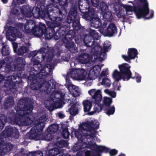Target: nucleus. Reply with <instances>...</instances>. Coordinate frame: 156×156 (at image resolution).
I'll return each mask as SVG.
<instances>
[{
  "label": "nucleus",
  "instance_id": "69168bd1",
  "mask_svg": "<svg viewBox=\"0 0 156 156\" xmlns=\"http://www.w3.org/2000/svg\"><path fill=\"white\" fill-rule=\"evenodd\" d=\"M9 59H10V58L6 57L5 59L0 61V69H1L3 66L6 63V61H9Z\"/></svg>",
  "mask_w": 156,
  "mask_h": 156
},
{
  "label": "nucleus",
  "instance_id": "a211bd4d",
  "mask_svg": "<svg viewBox=\"0 0 156 156\" xmlns=\"http://www.w3.org/2000/svg\"><path fill=\"white\" fill-rule=\"evenodd\" d=\"M117 33V28L115 24L110 23L105 31V36L109 37L116 35Z\"/></svg>",
  "mask_w": 156,
  "mask_h": 156
},
{
  "label": "nucleus",
  "instance_id": "7ed1b4c3",
  "mask_svg": "<svg viewBox=\"0 0 156 156\" xmlns=\"http://www.w3.org/2000/svg\"><path fill=\"white\" fill-rule=\"evenodd\" d=\"M77 8L75 7L70 9L66 19L67 25L61 26L58 29H56V32L54 36L56 40L60 39L64 36L62 40L71 41L76 34V32L81 30L82 26L80 23V17L78 14Z\"/></svg>",
  "mask_w": 156,
  "mask_h": 156
},
{
  "label": "nucleus",
  "instance_id": "a19ab883",
  "mask_svg": "<svg viewBox=\"0 0 156 156\" xmlns=\"http://www.w3.org/2000/svg\"><path fill=\"white\" fill-rule=\"evenodd\" d=\"M138 51L137 49L135 48H129L128 51V55H129L132 59L137 57Z\"/></svg>",
  "mask_w": 156,
  "mask_h": 156
},
{
  "label": "nucleus",
  "instance_id": "e2e57ef3",
  "mask_svg": "<svg viewBox=\"0 0 156 156\" xmlns=\"http://www.w3.org/2000/svg\"><path fill=\"white\" fill-rule=\"evenodd\" d=\"M78 2L79 6L81 5L82 4H87L89 5L90 4V1L89 0H77Z\"/></svg>",
  "mask_w": 156,
  "mask_h": 156
},
{
  "label": "nucleus",
  "instance_id": "9b49d317",
  "mask_svg": "<svg viewBox=\"0 0 156 156\" xmlns=\"http://www.w3.org/2000/svg\"><path fill=\"white\" fill-rule=\"evenodd\" d=\"M90 36H85L84 38V42L87 47L91 48L94 46V41L99 39L98 33L95 30L90 29L89 31Z\"/></svg>",
  "mask_w": 156,
  "mask_h": 156
},
{
  "label": "nucleus",
  "instance_id": "864d4df0",
  "mask_svg": "<svg viewBox=\"0 0 156 156\" xmlns=\"http://www.w3.org/2000/svg\"><path fill=\"white\" fill-rule=\"evenodd\" d=\"M73 88V89L72 90L73 97H76L80 96V92L78 87L75 86H74Z\"/></svg>",
  "mask_w": 156,
  "mask_h": 156
},
{
  "label": "nucleus",
  "instance_id": "f03ea898",
  "mask_svg": "<svg viewBox=\"0 0 156 156\" xmlns=\"http://www.w3.org/2000/svg\"><path fill=\"white\" fill-rule=\"evenodd\" d=\"M54 55V50L48 46L41 48L38 50L33 51L30 53V55L32 57L31 61L33 62V68H31L30 71V75L28 79L31 81L34 82L30 86L32 90L39 89V84L40 82L39 73L41 66V63L45 58L48 62L51 61Z\"/></svg>",
  "mask_w": 156,
  "mask_h": 156
},
{
  "label": "nucleus",
  "instance_id": "f704fd0d",
  "mask_svg": "<svg viewBox=\"0 0 156 156\" xmlns=\"http://www.w3.org/2000/svg\"><path fill=\"white\" fill-rule=\"evenodd\" d=\"M62 150V149L59 148L58 147L51 148L49 150L48 154L49 156H55L61 154Z\"/></svg>",
  "mask_w": 156,
  "mask_h": 156
},
{
  "label": "nucleus",
  "instance_id": "0eeeda50",
  "mask_svg": "<svg viewBox=\"0 0 156 156\" xmlns=\"http://www.w3.org/2000/svg\"><path fill=\"white\" fill-rule=\"evenodd\" d=\"M51 70L52 66L51 64H47L44 66L41 65L40 69L41 81L39 84V89L41 92H45L49 90L51 84L48 80H46V78L49 75Z\"/></svg>",
  "mask_w": 156,
  "mask_h": 156
},
{
  "label": "nucleus",
  "instance_id": "412c9836",
  "mask_svg": "<svg viewBox=\"0 0 156 156\" xmlns=\"http://www.w3.org/2000/svg\"><path fill=\"white\" fill-rule=\"evenodd\" d=\"M101 70V68L98 65H95L90 69L88 74V77L89 79L91 80L95 79Z\"/></svg>",
  "mask_w": 156,
  "mask_h": 156
},
{
  "label": "nucleus",
  "instance_id": "09e8293b",
  "mask_svg": "<svg viewBox=\"0 0 156 156\" xmlns=\"http://www.w3.org/2000/svg\"><path fill=\"white\" fill-rule=\"evenodd\" d=\"M100 8L101 9L102 13L105 12H106L108 10V6L104 2H101L100 4Z\"/></svg>",
  "mask_w": 156,
  "mask_h": 156
},
{
  "label": "nucleus",
  "instance_id": "603ef678",
  "mask_svg": "<svg viewBox=\"0 0 156 156\" xmlns=\"http://www.w3.org/2000/svg\"><path fill=\"white\" fill-rule=\"evenodd\" d=\"M54 102H50L48 105L47 106V108L50 111H53L56 108V106L58 105L57 103L53 101Z\"/></svg>",
  "mask_w": 156,
  "mask_h": 156
},
{
  "label": "nucleus",
  "instance_id": "dca6fc26",
  "mask_svg": "<svg viewBox=\"0 0 156 156\" xmlns=\"http://www.w3.org/2000/svg\"><path fill=\"white\" fill-rule=\"evenodd\" d=\"M43 131L38 129L37 127L34 126L30 131L27 133L25 135V138L30 140H38V137L39 136L41 135Z\"/></svg>",
  "mask_w": 156,
  "mask_h": 156
},
{
  "label": "nucleus",
  "instance_id": "72a5a7b5",
  "mask_svg": "<svg viewBox=\"0 0 156 156\" xmlns=\"http://www.w3.org/2000/svg\"><path fill=\"white\" fill-rule=\"evenodd\" d=\"M61 128L62 129L61 134L63 138L65 139L69 138L70 133L69 132L67 126L65 125H62Z\"/></svg>",
  "mask_w": 156,
  "mask_h": 156
},
{
  "label": "nucleus",
  "instance_id": "423d86ee",
  "mask_svg": "<svg viewBox=\"0 0 156 156\" xmlns=\"http://www.w3.org/2000/svg\"><path fill=\"white\" fill-rule=\"evenodd\" d=\"M143 5H138L136 6L133 7L130 5H124L123 7L125 10L126 14L128 15L131 14L133 11L135 12L137 18L140 19L144 18L145 20L152 18L154 16V12L152 10L149 17H146L149 13V9L148 8V4L147 2L143 3Z\"/></svg>",
  "mask_w": 156,
  "mask_h": 156
},
{
  "label": "nucleus",
  "instance_id": "6e6552de",
  "mask_svg": "<svg viewBox=\"0 0 156 156\" xmlns=\"http://www.w3.org/2000/svg\"><path fill=\"white\" fill-rule=\"evenodd\" d=\"M126 63H124L119 66L120 71L115 70L112 74L113 78L118 82L122 79L123 81H128L132 75L130 71V66Z\"/></svg>",
  "mask_w": 156,
  "mask_h": 156
},
{
  "label": "nucleus",
  "instance_id": "4be33fe9",
  "mask_svg": "<svg viewBox=\"0 0 156 156\" xmlns=\"http://www.w3.org/2000/svg\"><path fill=\"white\" fill-rule=\"evenodd\" d=\"M46 120V115H42L35 122L34 126L43 131L45 126Z\"/></svg>",
  "mask_w": 156,
  "mask_h": 156
},
{
  "label": "nucleus",
  "instance_id": "c756f323",
  "mask_svg": "<svg viewBox=\"0 0 156 156\" xmlns=\"http://www.w3.org/2000/svg\"><path fill=\"white\" fill-rule=\"evenodd\" d=\"M80 109V106L79 104L77 102H76L71 105L69 109L71 115L73 116H75L78 114Z\"/></svg>",
  "mask_w": 156,
  "mask_h": 156
},
{
  "label": "nucleus",
  "instance_id": "bf43d9fd",
  "mask_svg": "<svg viewBox=\"0 0 156 156\" xmlns=\"http://www.w3.org/2000/svg\"><path fill=\"white\" fill-rule=\"evenodd\" d=\"M74 39L75 43L77 44H79L81 43L83 40L84 41V39H83L80 35H76V34Z\"/></svg>",
  "mask_w": 156,
  "mask_h": 156
},
{
  "label": "nucleus",
  "instance_id": "052dcab7",
  "mask_svg": "<svg viewBox=\"0 0 156 156\" xmlns=\"http://www.w3.org/2000/svg\"><path fill=\"white\" fill-rule=\"evenodd\" d=\"M113 8L115 12L119 11L118 15H120L121 16V14L122 13V6L118 5H114Z\"/></svg>",
  "mask_w": 156,
  "mask_h": 156
},
{
  "label": "nucleus",
  "instance_id": "2eb2a0df",
  "mask_svg": "<svg viewBox=\"0 0 156 156\" xmlns=\"http://www.w3.org/2000/svg\"><path fill=\"white\" fill-rule=\"evenodd\" d=\"M13 64H16V72L18 75H21L25 69L26 61L24 58L22 57H18L16 58L14 60Z\"/></svg>",
  "mask_w": 156,
  "mask_h": 156
},
{
  "label": "nucleus",
  "instance_id": "473e14b6",
  "mask_svg": "<svg viewBox=\"0 0 156 156\" xmlns=\"http://www.w3.org/2000/svg\"><path fill=\"white\" fill-rule=\"evenodd\" d=\"M92 103L95 104L94 102H92V99L91 101L89 100H86L84 101L83 102V110L85 112H88L87 113L90 112V111L92 107ZM89 115L88 114H87Z\"/></svg>",
  "mask_w": 156,
  "mask_h": 156
},
{
  "label": "nucleus",
  "instance_id": "cd10ccee",
  "mask_svg": "<svg viewBox=\"0 0 156 156\" xmlns=\"http://www.w3.org/2000/svg\"><path fill=\"white\" fill-rule=\"evenodd\" d=\"M98 149L101 152H104L105 153H109L110 156H115L118 152V151L115 149L110 150L109 148L105 146L99 147Z\"/></svg>",
  "mask_w": 156,
  "mask_h": 156
},
{
  "label": "nucleus",
  "instance_id": "a878e982",
  "mask_svg": "<svg viewBox=\"0 0 156 156\" xmlns=\"http://www.w3.org/2000/svg\"><path fill=\"white\" fill-rule=\"evenodd\" d=\"M8 58H10L9 61H6V64L5 67V70L6 72L9 73L10 71H15L16 72V65H14V64H12V57H9Z\"/></svg>",
  "mask_w": 156,
  "mask_h": 156
},
{
  "label": "nucleus",
  "instance_id": "aec40b11",
  "mask_svg": "<svg viewBox=\"0 0 156 156\" xmlns=\"http://www.w3.org/2000/svg\"><path fill=\"white\" fill-rule=\"evenodd\" d=\"M47 29L44 24L39 23L38 25L36 24L35 30L34 32V35L37 37H41Z\"/></svg>",
  "mask_w": 156,
  "mask_h": 156
},
{
  "label": "nucleus",
  "instance_id": "37998d69",
  "mask_svg": "<svg viewBox=\"0 0 156 156\" xmlns=\"http://www.w3.org/2000/svg\"><path fill=\"white\" fill-rule=\"evenodd\" d=\"M102 14H103V18L105 21L109 22L112 20L113 17L111 12L107 11Z\"/></svg>",
  "mask_w": 156,
  "mask_h": 156
},
{
  "label": "nucleus",
  "instance_id": "680f3d73",
  "mask_svg": "<svg viewBox=\"0 0 156 156\" xmlns=\"http://www.w3.org/2000/svg\"><path fill=\"white\" fill-rule=\"evenodd\" d=\"M70 55L68 54H63L61 56V59L63 61L68 62L70 59Z\"/></svg>",
  "mask_w": 156,
  "mask_h": 156
},
{
  "label": "nucleus",
  "instance_id": "3c124183",
  "mask_svg": "<svg viewBox=\"0 0 156 156\" xmlns=\"http://www.w3.org/2000/svg\"><path fill=\"white\" fill-rule=\"evenodd\" d=\"M27 50V48L26 46H22L18 48L16 53L19 55H23L26 53Z\"/></svg>",
  "mask_w": 156,
  "mask_h": 156
},
{
  "label": "nucleus",
  "instance_id": "774afa93",
  "mask_svg": "<svg viewBox=\"0 0 156 156\" xmlns=\"http://www.w3.org/2000/svg\"><path fill=\"white\" fill-rule=\"evenodd\" d=\"M43 155L42 152L39 150L34 152L32 154V156H42Z\"/></svg>",
  "mask_w": 156,
  "mask_h": 156
},
{
  "label": "nucleus",
  "instance_id": "ddd939ff",
  "mask_svg": "<svg viewBox=\"0 0 156 156\" xmlns=\"http://www.w3.org/2000/svg\"><path fill=\"white\" fill-rule=\"evenodd\" d=\"M48 27V29L44 32L43 34L46 39L49 40L51 39L53 37L54 38V36L56 32H55V29L57 27L56 24L54 22H48L47 23ZM55 39V38H54Z\"/></svg>",
  "mask_w": 156,
  "mask_h": 156
},
{
  "label": "nucleus",
  "instance_id": "8fccbe9b",
  "mask_svg": "<svg viewBox=\"0 0 156 156\" xmlns=\"http://www.w3.org/2000/svg\"><path fill=\"white\" fill-rule=\"evenodd\" d=\"M80 141L79 143H77L75 144L73 147V150L74 152H76L80 150H81L82 149L84 148L83 147L82 144Z\"/></svg>",
  "mask_w": 156,
  "mask_h": 156
},
{
  "label": "nucleus",
  "instance_id": "1a4fd4ad",
  "mask_svg": "<svg viewBox=\"0 0 156 156\" xmlns=\"http://www.w3.org/2000/svg\"><path fill=\"white\" fill-rule=\"evenodd\" d=\"M22 81L21 77L17 76H10L7 78L5 82L4 86L7 90L11 91L17 89V84L20 83Z\"/></svg>",
  "mask_w": 156,
  "mask_h": 156
},
{
  "label": "nucleus",
  "instance_id": "f257e3e1",
  "mask_svg": "<svg viewBox=\"0 0 156 156\" xmlns=\"http://www.w3.org/2000/svg\"><path fill=\"white\" fill-rule=\"evenodd\" d=\"M16 109L12 110L9 116H4L0 119V131L4 128L5 124L8 122L19 126L30 125L32 122L31 114L34 106L31 102L26 98L20 99L17 104Z\"/></svg>",
  "mask_w": 156,
  "mask_h": 156
},
{
  "label": "nucleus",
  "instance_id": "39448f33",
  "mask_svg": "<svg viewBox=\"0 0 156 156\" xmlns=\"http://www.w3.org/2000/svg\"><path fill=\"white\" fill-rule=\"evenodd\" d=\"M88 94L92 98V102L95 103L94 106V111L88 113L89 115H92L95 112L101 111L103 108L110 106L112 102V98L105 97L104 98L103 104H100L102 98L101 91L100 90H96L95 89H92L88 91Z\"/></svg>",
  "mask_w": 156,
  "mask_h": 156
},
{
  "label": "nucleus",
  "instance_id": "338daca9",
  "mask_svg": "<svg viewBox=\"0 0 156 156\" xmlns=\"http://www.w3.org/2000/svg\"><path fill=\"white\" fill-rule=\"evenodd\" d=\"M100 146H97L96 149H95V152L94 153L93 155L94 156H101L100 154L104 152H101L100 151H99L98 148Z\"/></svg>",
  "mask_w": 156,
  "mask_h": 156
},
{
  "label": "nucleus",
  "instance_id": "393cba45",
  "mask_svg": "<svg viewBox=\"0 0 156 156\" xmlns=\"http://www.w3.org/2000/svg\"><path fill=\"white\" fill-rule=\"evenodd\" d=\"M64 95L62 92H57L55 94L52 100L57 103L58 105H61L63 103L64 104Z\"/></svg>",
  "mask_w": 156,
  "mask_h": 156
},
{
  "label": "nucleus",
  "instance_id": "bb28decb",
  "mask_svg": "<svg viewBox=\"0 0 156 156\" xmlns=\"http://www.w3.org/2000/svg\"><path fill=\"white\" fill-rule=\"evenodd\" d=\"M78 61L83 64H86L90 61V55L87 53H83L79 55L78 57Z\"/></svg>",
  "mask_w": 156,
  "mask_h": 156
},
{
  "label": "nucleus",
  "instance_id": "6ab92c4d",
  "mask_svg": "<svg viewBox=\"0 0 156 156\" xmlns=\"http://www.w3.org/2000/svg\"><path fill=\"white\" fill-rule=\"evenodd\" d=\"M62 41L67 51L72 53H75L77 51V48L73 41L66 40L65 39Z\"/></svg>",
  "mask_w": 156,
  "mask_h": 156
},
{
  "label": "nucleus",
  "instance_id": "79ce46f5",
  "mask_svg": "<svg viewBox=\"0 0 156 156\" xmlns=\"http://www.w3.org/2000/svg\"><path fill=\"white\" fill-rule=\"evenodd\" d=\"M53 133H51L50 132H48L47 129L43 133V136L45 140L47 141H50L51 140L54 138V136L52 135Z\"/></svg>",
  "mask_w": 156,
  "mask_h": 156
},
{
  "label": "nucleus",
  "instance_id": "0e129e2a",
  "mask_svg": "<svg viewBox=\"0 0 156 156\" xmlns=\"http://www.w3.org/2000/svg\"><path fill=\"white\" fill-rule=\"evenodd\" d=\"M90 2L93 6L97 7L100 4V0H90Z\"/></svg>",
  "mask_w": 156,
  "mask_h": 156
},
{
  "label": "nucleus",
  "instance_id": "9d476101",
  "mask_svg": "<svg viewBox=\"0 0 156 156\" xmlns=\"http://www.w3.org/2000/svg\"><path fill=\"white\" fill-rule=\"evenodd\" d=\"M0 134L5 140L6 138L9 137L16 139L19 138L20 133L18 129L16 127L7 126L5 127V129Z\"/></svg>",
  "mask_w": 156,
  "mask_h": 156
},
{
  "label": "nucleus",
  "instance_id": "4c0bfd02",
  "mask_svg": "<svg viewBox=\"0 0 156 156\" xmlns=\"http://www.w3.org/2000/svg\"><path fill=\"white\" fill-rule=\"evenodd\" d=\"M17 3L16 2H12V8H11V14L13 15V16H16L18 14V13L19 12V10L17 9V7L18 5Z\"/></svg>",
  "mask_w": 156,
  "mask_h": 156
},
{
  "label": "nucleus",
  "instance_id": "de8ad7c7",
  "mask_svg": "<svg viewBox=\"0 0 156 156\" xmlns=\"http://www.w3.org/2000/svg\"><path fill=\"white\" fill-rule=\"evenodd\" d=\"M10 48L7 45H4L2 47V53L3 56L9 55L10 54Z\"/></svg>",
  "mask_w": 156,
  "mask_h": 156
},
{
  "label": "nucleus",
  "instance_id": "7c9ffc66",
  "mask_svg": "<svg viewBox=\"0 0 156 156\" xmlns=\"http://www.w3.org/2000/svg\"><path fill=\"white\" fill-rule=\"evenodd\" d=\"M14 104V99L12 96L6 98L4 101L3 107L5 109H7L12 107Z\"/></svg>",
  "mask_w": 156,
  "mask_h": 156
},
{
  "label": "nucleus",
  "instance_id": "2f4dec72",
  "mask_svg": "<svg viewBox=\"0 0 156 156\" xmlns=\"http://www.w3.org/2000/svg\"><path fill=\"white\" fill-rule=\"evenodd\" d=\"M82 130H81L80 129L79 127V129H75L74 128L71 131V134H73L74 133L75 136L77 138L78 140L79 141H83V133H82Z\"/></svg>",
  "mask_w": 156,
  "mask_h": 156
},
{
  "label": "nucleus",
  "instance_id": "49530a36",
  "mask_svg": "<svg viewBox=\"0 0 156 156\" xmlns=\"http://www.w3.org/2000/svg\"><path fill=\"white\" fill-rule=\"evenodd\" d=\"M88 7V5L87 4H82L81 5L79 6V9L80 12L82 13L83 15H85L87 13Z\"/></svg>",
  "mask_w": 156,
  "mask_h": 156
},
{
  "label": "nucleus",
  "instance_id": "4468645a",
  "mask_svg": "<svg viewBox=\"0 0 156 156\" xmlns=\"http://www.w3.org/2000/svg\"><path fill=\"white\" fill-rule=\"evenodd\" d=\"M91 50L94 55L96 56V58L101 59V61H102L105 58L106 52L102 50V47L98 43H97L96 44H95Z\"/></svg>",
  "mask_w": 156,
  "mask_h": 156
},
{
  "label": "nucleus",
  "instance_id": "f3484780",
  "mask_svg": "<svg viewBox=\"0 0 156 156\" xmlns=\"http://www.w3.org/2000/svg\"><path fill=\"white\" fill-rule=\"evenodd\" d=\"M6 35V36H9V40L11 41L15 40L16 37H21L22 36L21 32L17 28L12 27H9Z\"/></svg>",
  "mask_w": 156,
  "mask_h": 156
},
{
  "label": "nucleus",
  "instance_id": "20e7f679",
  "mask_svg": "<svg viewBox=\"0 0 156 156\" xmlns=\"http://www.w3.org/2000/svg\"><path fill=\"white\" fill-rule=\"evenodd\" d=\"M63 10L58 9L56 15L52 11L48 10V6L40 5L34 7L32 10L29 6H26L21 10L22 13L26 17H31L33 16L36 18L41 17L49 20L55 22L56 24L60 25L62 20L66 17V15L63 13Z\"/></svg>",
  "mask_w": 156,
  "mask_h": 156
},
{
  "label": "nucleus",
  "instance_id": "ea45409f",
  "mask_svg": "<svg viewBox=\"0 0 156 156\" xmlns=\"http://www.w3.org/2000/svg\"><path fill=\"white\" fill-rule=\"evenodd\" d=\"M104 111L105 113L108 116L114 114L115 111L114 105L105 107Z\"/></svg>",
  "mask_w": 156,
  "mask_h": 156
},
{
  "label": "nucleus",
  "instance_id": "f8f14e48",
  "mask_svg": "<svg viewBox=\"0 0 156 156\" xmlns=\"http://www.w3.org/2000/svg\"><path fill=\"white\" fill-rule=\"evenodd\" d=\"M87 72L83 69H72L70 73L71 78L78 80H84L86 78Z\"/></svg>",
  "mask_w": 156,
  "mask_h": 156
},
{
  "label": "nucleus",
  "instance_id": "58836bf2",
  "mask_svg": "<svg viewBox=\"0 0 156 156\" xmlns=\"http://www.w3.org/2000/svg\"><path fill=\"white\" fill-rule=\"evenodd\" d=\"M2 147L1 151L9 152L13 148V145L10 143L5 142V141L4 144Z\"/></svg>",
  "mask_w": 156,
  "mask_h": 156
},
{
  "label": "nucleus",
  "instance_id": "c03bdc74",
  "mask_svg": "<svg viewBox=\"0 0 156 156\" xmlns=\"http://www.w3.org/2000/svg\"><path fill=\"white\" fill-rule=\"evenodd\" d=\"M52 2L55 3H57L59 2L61 5L62 6V7L65 8L68 6V1L66 0H51Z\"/></svg>",
  "mask_w": 156,
  "mask_h": 156
},
{
  "label": "nucleus",
  "instance_id": "b1692460",
  "mask_svg": "<svg viewBox=\"0 0 156 156\" xmlns=\"http://www.w3.org/2000/svg\"><path fill=\"white\" fill-rule=\"evenodd\" d=\"M87 12L85 14L83 15V18L86 21H89L93 17L95 14V10L93 8H92L90 6V4L88 5V7Z\"/></svg>",
  "mask_w": 156,
  "mask_h": 156
},
{
  "label": "nucleus",
  "instance_id": "5701e85b",
  "mask_svg": "<svg viewBox=\"0 0 156 156\" xmlns=\"http://www.w3.org/2000/svg\"><path fill=\"white\" fill-rule=\"evenodd\" d=\"M36 24L32 20L27 22L24 27L25 32L27 33H32L34 35V32L35 30Z\"/></svg>",
  "mask_w": 156,
  "mask_h": 156
},
{
  "label": "nucleus",
  "instance_id": "13d9d810",
  "mask_svg": "<svg viewBox=\"0 0 156 156\" xmlns=\"http://www.w3.org/2000/svg\"><path fill=\"white\" fill-rule=\"evenodd\" d=\"M92 124V123L90 122H87V123H85L83 124L81 126H80V129L81 130H85L87 129V128H84V127L86 126V127H90L91 125Z\"/></svg>",
  "mask_w": 156,
  "mask_h": 156
},
{
  "label": "nucleus",
  "instance_id": "e433bc0d",
  "mask_svg": "<svg viewBox=\"0 0 156 156\" xmlns=\"http://www.w3.org/2000/svg\"><path fill=\"white\" fill-rule=\"evenodd\" d=\"M59 126L57 124H53L50 126L47 130L48 132L54 134L56 133L58 130Z\"/></svg>",
  "mask_w": 156,
  "mask_h": 156
},
{
  "label": "nucleus",
  "instance_id": "5fc2aeb1",
  "mask_svg": "<svg viewBox=\"0 0 156 156\" xmlns=\"http://www.w3.org/2000/svg\"><path fill=\"white\" fill-rule=\"evenodd\" d=\"M111 84L110 80L106 78H103L101 83L102 85H104L106 87H110Z\"/></svg>",
  "mask_w": 156,
  "mask_h": 156
},
{
  "label": "nucleus",
  "instance_id": "4d7b16f0",
  "mask_svg": "<svg viewBox=\"0 0 156 156\" xmlns=\"http://www.w3.org/2000/svg\"><path fill=\"white\" fill-rule=\"evenodd\" d=\"M132 79H134L135 78L136 82L140 83L141 81V77L140 75L136 72H135V75L134 76H132V75H131V77Z\"/></svg>",
  "mask_w": 156,
  "mask_h": 156
},
{
  "label": "nucleus",
  "instance_id": "c9c22d12",
  "mask_svg": "<svg viewBox=\"0 0 156 156\" xmlns=\"http://www.w3.org/2000/svg\"><path fill=\"white\" fill-rule=\"evenodd\" d=\"M94 139H92L88 141H84L83 144L86 145V147H89L92 150H94L95 148L96 149L97 146H98L95 143H94Z\"/></svg>",
  "mask_w": 156,
  "mask_h": 156
},
{
  "label": "nucleus",
  "instance_id": "a18cd8bd",
  "mask_svg": "<svg viewBox=\"0 0 156 156\" xmlns=\"http://www.w3.org/2000/svg\"><path fill=\"white\" fill-rule=\"evenodd\" d=\"M55 145L59 148L62 149L63 147L67 146L68 143L67 141L62 140L58 141L56 143Z\"/></svg>",
  "mask_w": 156,
  "mask_h": 156
},
{
  "label": "nucleus",
  "instance_id": "c85d7f7f",
  "mask_svg": "<svg viewBox=\"0 0 156 156\" xmlns=\"http://www.w3.org/2000/svg\"><path fill=\"white\" fill-rule=\"evenodd\" d=\"M88 21H90L91 26L95 28H99L102 26L101 20L98 17H94Z\"/></svg>",
  "mask_w": 156,
  "mask_h": 156
},
{
  "label": "nucleus",
  "instance_id": "6e6d98bb",
  "mask_svg": "<svg viewBox=\"0 0 156 156\" xmlns=\"http://www.w3.org/2000/svg\"><path fill=\"white\" fill-rule=\"evenodd\" d=\"M83 141H81V143H84V141H88L92 139L90 135L87 133H83Z\"/></svg>",
  "mask_w": 156,
  "mask_h": 156
}]
</instances>
